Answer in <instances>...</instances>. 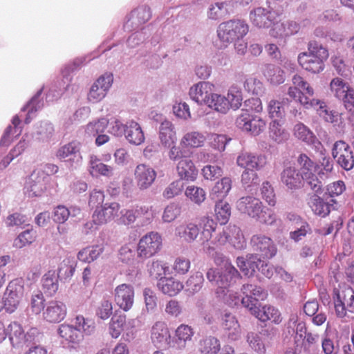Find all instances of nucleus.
Listing matches in <instances>:
<instances>
[{
  "instance_id": "obj_1",
  "label": "nucleus",
  "mask_w": 354,
  "mask_h": 354,
  "mask_svg": "<svg viewBox=\"0 0 354 354\" xmlns=\"http://www.w3.org/2000/svg\"><path fill=\"white\" fill-rule=\"evenodd\" d=\"M214 261L219 268H210L207 272V279L216 287V297L230 307L242 304L239 294L232 289L233 284L241 277L238 270L223 254L216 253Z\"/></svg>"
},
{
  "instance_id": "obj_2",
  "label": "nucleus",
  "mask_w": 354,
  "mask_h": 354,
  "mask_svg": "<svg viewBox=\"0 0 354 354\" xmlns=\"http://www.w3.org/2000/svg\"><path fill=\"white\" fill-rule=\"evenodd\" d=\"M292 85L288 86L287 95L291 100L299 102L304 108L316 109L317 113L325 122L338 126L342 129V114L329 109L326 103L319 99L310 97L314 95L315 91L310 84L303 77L295 74L292 77Z\"/></svg>"
},
{
  "instance_id": "obj_3",
  "label": "nucleus",
  "mask_w": 354,
  "mask_h": 354,
  "mask_svg": "<svg viewBox=\"0 0 354 354\" xmlns=\"http://www.w3.org/2000/svg\"><path fill=\"white\" fill-rule=\"evenodd\" d=\"M329 56L328 49L322 44L310 41L307 51L300 53L297 56L299 65L306 71L319 74L325 68V62Z\"/></svg>"
},
{
  "instance_id": "obj_4",
  "label": "nucleus",
  "mask_w": 354,
  "mask_h": 354,
  "mask_svg": "<svg viewBox=\"0 0 354 354\" xmlns=\"http://www.w3.org/2000/svg\"><path fill=\"white\" fill-rule=\"evenodd\" d=\"M249 32V26L242 19H231L221 23L217 33L220 40L226 44L242 39Z\"/></svg>"
},
{
  "instance_id": "obj_5",
  "label": "nucleus",
  "mask_w": 354,
  "mask_h": 354,
  "mask_svg": "<svg viewBox=\"0 0 354 354\" xmlns=\"http://www.w3.org/2000/svg\"><path fill=\"white\" fill-rule=\"evenodd\" d=\"M25 295L24 280L15 278L10 281L4 292V309L8 313H14L19 306Z\"/></svg>"
},
{
  "instance_id": "obj_6",
  "label": "nucleus",
  "mask_w": 354,
  "mask_h": 354,
  "mask_svg": "<svg viewBox=\"0 0 354 354\" xmlns=\"http://www.w3.org/2000/svg\"><path fill=\"white\" fill-rule=\"evenodd\" d=\"M136 320L135 319H127L124 315H113L109 323V334L113 339H118L122 333H124V338L127 341L133 339L135 337Z\"/></svg>"
},
{
  "instance_id": "obj_7",
  "label": "nucleus",
  "mask_w": 354,
  "mask_h": 354,
  "mask_svg": "<svg viewBox=\"0 0 354 354\" xmlns=\"http://www.w3.org/2000/svg\"><path fill=\"white\" fill-rule=\"evenodd\" d=\"M162 241V237L158 232L147 233L139 240L137 247L138 257L141 259L151 257L160 250Z\"/></svg>"
},
{
  "instance_id": "obj_8",
  "label": "nucleus",
  "mask_w": 354,
  "mask_h": 354,
  "mask_svg": "<svg viewBox=\"0 0 354 354\" xmlns=\"http://www.w3.org/2000/svg\"><path fill=\"white\" fill-rule=\"evenodd\" d=\"M113 82V75L105 73L100 75L91 86L87 93V100L92 104L101 102L106 96Z\"/></svg>"
},
{
  "instance_id": "obj_9",
  "label": "nucleus",
  "mask_w": 354,
  "mask_h": 354,
  "mask_svg": "<svg viewBox=\"0 0 354 354\" xmlns=\"http://www.w3.org/2000/svg\"><path fill=\"white\" fill-rule=\"evenodd\" d=\"M242 305L248 308L252 315H254L261 322L270 320L275 324H279L281 322L279 311L271 306H257L255 301L251 300L250 298H243Z\"/></svg>"
},
{
  "instance_id": "obj_10",
  "label": "nucleus",
  "mask_w": 354,
  "mask_h": 354,
  "mask_svg": "<svg viewBox=\"0 0 354 354\" xmlns=\"http://www.w3.org/2000/svg\"><path fill=\"white\" fill-rule=\"evenodd\" d=\"M235 123L239 129L254 136L261 134L266 127L265 120L258 115H252L248 111L240 114Z\"/></svg>"
},
{
  "instance_id": "obj_11",
  "label": "nucleus",
  "mask_w": 354,
  "mask_h": 354,
  "mask_svg": "<svg viewBox=\"0 0 354 354\" xmlns=\"http://www.w3.org/2000/svg\"><path fill=\"white\" fill-rule=\"evenodd\" d=\"M48 177L42 173L33 171L24 186V194L28 197L41 196L49 187Z\"/></svg>"
},
{
  "instance_id": "obj_12",
  "label": "nucleus",
  "mask_w": 354,
  "mask_h": 354,
  "mask_svg": "<svg viewBox=\"0 0 354 354\" xmlns=\"http://www.w3.org/2000/svg\"><path fill=\"white\" fill-rule=\"evenodd\" d=\"M332 155L337 162L345 170H350L354 167V156L350 146L344 141L335 142Z\"/></svg>"
},
{
  "instance_id": "obj_13",
  "label": "nucleus",
  "mask_w": 354,
  "mask_h": 354,
  "mask_svg": "<svg viewBox=\"0 0 354 354\" xmlns=\"http://www.w3.org/2000/svg\"><path fill=\"white\" fill-rule=\"evenodd\" d=\"M253 250L263 258L270 259L277 254V247L272 240L262 234L252 236L250 241Z\"/></svg>"
},
{
  "instance_id": "obj_14",
  "label": "nucleus",
  "mask_w": 354,
  "mask_h": 354,
  "mask_svg": "<svg viewBox=\"0 0 354 354\" xmlns=\"http://www.w3.org/2000/svg\"><path fill=\"white\" fill-rule=\"evenodd\" d=\"M214 86L209 82H200L194 84L189 91V95L192 100L198 104L207 105L214 94Z\"/></svg>"
},
{
  "instance_id": "obj_15",
  "label": "nucleus",
  "mask_w": 354,
  "mask_h": 354,
  "mask_svg": "<svg viewBox=\"0 0 354 354\" xmlns=\"http://www.w3.org/2000/svg\"><path fill=\"white\" fill-rule=\"evenodd\" d=\"M114 299L117 306L124 311H129L134 303V289L130 284L122 283L114 290Z\"/></svg>"
},
{
  "instance_id": "obj_16",
  "label": "nucleus",
  "mask_w": 354,
  "mask_h": 354,
  "mask_svg": "<svg viewBox=\"0 0 354 354\" xmlns=\"http://www.w3.org/2000/svg\"><path fill=\"white\" fill-rule=\"evenodd\" d=\"M157 176L156 170L147 164H139L134 171V177L138 187L141 190L149 188Z\"/></svg>"
},
{
  "instance_id": "obj_17",
  "label": "nucleus",
  "mask_w": 354,
  "mask_h": 354,
  "mask_svg": "<svg viewBox=\"0 0 354 354\" xmlns=\"http://www.w3.org/2000/svg\"><path fill=\"white\" fill-rule=\"evenodd\" d=\"M82 144L77 140L71 142L61 146L56 151V157L64 161H68L72 163H79L82 160L80 149Z\"/></svg>"
},
{
  "instance_id": "obj_18",
  "label": "nucleus",
  "mask_w": 354,
  "mask_h": 354,
  "mask_svg": "<svg viewBox=\"0 0 354 354\" xmlns=\"http://www.w3.org/2000/svg\"><path fill=\"white\" fill-rule=\"evenodd\" d=\"M249 20L252 25L258 28H268L274 20L271 9L255 7L249 13Z\"/></svg>"
},
{
  "instance_id": "obj_19",
  "label": "nucleus",
  "mask_w": 354,
  "mask_h": 354,
  "mask_svg": "<svg viewBox=\"0 0 354 354\" xmlns=\"http://www.w3.org/2000/svg\"><path fill=\"white\" fill-rule=\"evenodd\" d=\"M120 209V205L118 203H105L100 208H96L93 212L92 216L93 222L96 225L105 224L118 216Z\"/></svg>"
},
{
  "instance_id": "obj_20",
  "label": "nucleus",
  "mask_w": 354,
  "mask_h": 354,
  "mask_svg": "<svg viewBox=\"0 0 354 354\" xmlns=\"http://www.w3.org/2000/svg\"><path fill=\"white\" fill-rule=\"evenodd\" d=\"M67 313L66 305L57 300L48 301L43 312L44 319L50 323H58L62 321Z\"/></svg>"
},
{
  "instance_id": "obj_21",
  "label": "nucleus",
  "mask_w": 354,
  "mask_h": 354,
  "mask_svg": "<svg viewBox=\"0 0 354 354\" xmlns=\"http://www.w3.org/2000/svg\"><path fill=\"white\" fill-rule=\"evenodd\" d=\"M281 182L289 189H297L303 186V176L295 167L284 168L281 176Z\"/></svg>"
},
{
  "instance_id": "obj_22",
  "label": "nucleus",
  "mask_w": 354,
  "mask_h": 354,
  "mask_svg": "<svg viewBox=\"0 0 354 354\" xmlns=\"http://www.w3.org/2000/svg\"><path fill=\"white\" fill-rule=\"evenodd\" d=\"M299 30V25L290 20L274 23L270 30V35L274 38H286L296 34Z\"/></svg>"
},
{
  "instance_id": "obj_23",
  "label": "nucleus",
  "mask_w": 354,
  "mask_h": 354,
  "mask_svg": "<svg viewBox=\"0 0 354 354\" xmlns=\"http://www.w3.org/2000/svg\"><path fill=\"white\" fill-rule=\"evenodd\" d=\"M262 205L261 201L259 198L252 196H243L236 203V208L239 212L253 218L261 211Z\"/></svg>"
},
{
  "instance_id": "obj_24",
  "label": "nucleus",
  "mask_w": 354,
  "mask_h": 354,
  "mask_svg": "<svg viewBox=\"0 0 354 354\" xmlns=\"http://www.w3.org/2000/svg\"><path fill=\"white\" fill-rule=\"evenodd\" d=\"M8 335L13 346H18L26 342H30L32 340V334L35 330L24 334L21 326L17 322L10 323L7 328Z\"/></svg>"
},
{
  "instance_id": "obj_25",
  "label": "nucleus",
  "mask_w": 354,
  "mask_h": 354,
  "mask_svg": "<svg viewBox=\"0 0 354 354\" xmlns=\"http://www.w3.org/2000/svg\"><path fill=\"white\" fill-rule=\"evenodd\" d=\"M170 333L163 322H156L151 329V339L157 347H165L169 344Z\"/></svg>"
},
{
  "instance_id": "obj_26",
  "label": "nucleus",
  "mask_w": 354,
  "mask_h": 354,
  "mask_svg": "<svg viewBox=\"0 0 354 354\" xmlns=\"http://www.w3.org/2000/svg\"><path fill=\"white\" fill-rule=\"evenodd\" d=\"M151 17V12L149 8L141 6L131 12L129 19L124 24V28L131 30L136 29L140 26L148 21Z\"/></svg>"
},
{
  "instance_id": "obj_27",
  "label": "nucleus",
  "mask_w": 354,
  "mask_h": 354,
  "mask_svg": "<svg viewBox=\"0 0 354 354\" xmlns=\"http://www.w3.org/2000/svg\"><path fill=\"white\" fill-rule=\"evenodd\" d=\"M176 171L181 180L191 182L197 178L198 174L194 162L189 158L181 159L178 162Z\"/></svg>"
},
{
  "instance_id": "obj_28",
  "label": "nucleus",
  "mask_w": 354,
  "mask_h": 354,
  "mask_svg": "<svg viewBox=\"0 0 354 354\" xmlns=\"http://www.w3.org/2000/svg\"><path fill=\"white\" fill-rule=\"evenodd\" d=\"M158 138L162 146L165 148H169L176 143V132L171 122H162L159 127Z\"/></svg>"
},
{
  "instance_id": "obj_29",
  "label": "nucleus",
  "mask_w": 354,
  "mask_h": 354,
  "mask_svg": "<svg viewBox=\"0 0 354 354\" xmlns=\"http://www.w3.org/2000/svg\"><path fill=\"white\" fill-rule=\"evenodd\" d=\"M265 158L261 156H255L247 151L241 152L237 157V165L245 169H257L262 168L265 164Z\"/></svg>"
},
{
  "instance_id": "obj_30",
  "label": "nucleus",
  "mask_w": 354,
  "mask_h": 354,
  "mask_svg": "<svg viewBox=\"0 0 354 354\" xmlns=\"http://www.w3.org/2000/svg\"><path fill=\"white\" fill-rule=\"evenodd\" d=\"M222 327L227 332V336L232 341L241 337V328L236 317L230 313H225L222 317Z\"/></svg>"
},
{
  "instance_id": "obj_31",
  "label": "nucleus",
  "mask_w": 354,
  "mask_h": 354,
  "mask_svg": "<svg viewBox=\"0 0 354 354\" xmlns=\"http://www.w3.org/2000/svg\"><path fill=\"white\" fill-rule=\"evenodd\" d=\"M124 133L131 144L139 145L145 141V135L140 125L133 120L126 122Z\"/></svg>"
},
{
  "instance_id": "obj_32",
  "label": "nucleus",
  "mask_w": 354,
  "mask_h": 354,
  "mask_svg": "<svg viewBox=\"0 0 354 354\" xmlns=\"http://www.w3.org/2000/svg\"><path fill=\"white\" fill-rule=\"evenodd\" d=\"M157 286L163 294L169 296L176 295L184 288L183 284L173 277H161Z\"/></svg>"
},
{
  "instance_id": "obj_33",
  "label": "nucleus",
  "mask_w": 354,
  "mask_h": 354,
  "mask_svg": "<svg viewBox=\"0 0 354 354\" xmlns=\"http://www.w3.org/2000/svg\"><path fill=\"white\" fill-rule=\"evenodd\" d=\"M59 337L66 343L75 347L78 345L82 339V336L77 331L75 327L68 324H61L57 330Z\"/></svg>"
},
{
  "instance_id": "obj_34",
  "label": "nucleus",
  "mask_w": 354,
  "mask_h": 354,
  "mask_svg": "<svg viewBox=\"0 0 354 354\" xmlns=\"http://www.w3.org/2000/svg\"><path fill=\"white\" fill-rule=\"evenodd\" d=\"M88 171L93 176H111L113 175V169L111 166L103 163L97 156L93 154L89 156Z\"/></svg>"
},
{
  "instance_id": "obj_35",
  "label": "nucleus",
  "mask_w": 354,
  "mask_h": 354,
  "mask_svg": "<svg viewBox=\"0 0 354 354\" xmlns=\"http://www.w3.org/2000/svg\"><path fill=\"white\" fill-rule=\"evenodd\" d=\"M199 228L193 223H183L176 227L175 235L187 243L193 242L198 236Z\"/></svg>"
},
{
  "instance_id": "obj_36",
  "label": "nucleus",
  "mask_w": 354,
  "mask_h": 354,
  "mask_svg": "<svg viewBox=\"0 0 354 354\" xmlns=\"http://www.w3.org/2000/svg\"><path fill=\"white\" fill-rule=\"evenodd\" d=\"M236 263L245 275L252 276L257 269L259 270L261 261L256 254H250L246 259L243 257H238Z\"/></svg>"
},
{
  "instance_id": "obj_37",
  "label": "nucleus",
  "mask_w": 354,
  "mask_h": 354,
  "mask_svg": "<svg viewBox=\"0 0 354 354\" xmlns=\"http://www.w3.org/2000/svg\"><path fill=\"white\" fill-rule=\"evenodd\" d=\"M263 75L268 82L272 85H279L285 82V73L279 66L267 64L263 70Z\"/></svg>"
},
{
  "instance_id": "obj_38",
  "label": "nucleus",
  "mask_w": 354,
  "mask_h": 354,
  "mask_svg": "<svg viewBox=\"0 0 354 354\" xmlns=\"http://www.w3.org/2000/svg\"><path fill=\"white\" fill-rule=\"evenodd\" d=\"M232 189V180L228 177H223L216 182L210 191V196L213 199L222 200L227 196Z\"/></svg>"
},
{
  "instance_id": "obj_39",
  "label": "nucleus",
  "mask_w": 354,
  "mask_h": 354,
  "mask_svg": "<svg viewBox=\"0 0 354 354\" xmlns=\"http://www.w3.org/2000/svg\"><path fill=\"white\" fill-rule=\"evenodd\" d=\"M288 102V98H283L281 100L272 99L268 101L266 110L269 117L274 120L283 118L286 114L284 105Z\"/></svg>"
},
{
  "instance_id": "obj_40",
  "label": "nucleus",
  "mask_w": 354,
  "mask_h": 354,
  "mask_svg": "<svg viewBox=\"0 0 354 354\" xmlns=\"http://www.w3.org/2000/svg\"><path fill=\"white\" fill-rule=\"evenodd\" d=\"M206 137L198 131H191L186 133L180 139V144L183 147L189 148H198L204 145Z\"/></svg>"
},
{
  "instance_id": "obj_41",
  "label": "nucleus",
  "mask_w": 354,
  "mask_h": 354,
  "mask_svg": "<svg viewBox=\"0 0 354 354\" xmlns=\"http://www.w3.org/2000/svg\"><path fill=\"white\" fill-rule=\"evenodd\" d=\"M220 351V341L214 337H206L198 342V351L200 354H217Z\"/></svg>"
},
{
  "instance_id": "obj_42",
  "label": "nucleus",
  "mask_w": 354,
  "mask_h": 354,
  "mask_svg": "<svg viewBox=\"0 0 354 354\" xmlns=\"http://www.w3.org/2000/svg\"><path fill=\"white\" fill-rule=\"evenodd\" d=\"M104 252L102 245L87 246L77 253V259L83 262L91 263L96 260Z\"/></svg>"
},
{
  "instance_id": "obj_43",
  "label": "nucleus",
  "mask_w": 354,
  "mask_h": 354,
  "mask_svg": "<svg viewBox=\"0 0 354 354\" xmlns=\"http://www.w3.org/2000/svg\"><path fill=\"white\" fill-rule=\"evenodd\" d=\"M294 135L298 139L305 142L308 145H314L316 147L317 142H319L310 129L301 122L296 124L294 127Z\"/></svg>"
},
{
  "instance_id": "obj_44",
  "label": "nucleus",
  "mask_w": 354,
  "mask_h": 354,
  "mask_svg": "<svg viewBox=\"0 0 354 354\" xmlns=\"http://www.w3.org/2000/svg\"><path fill=\"white\" fill-rule=\"evenodd\" d=\"M109 120L106 118H100L89 122L85 127V134L88 137H95L104 132L107 128Z\"/></svg>"
},
{
  "instance_id": "obj_45",
  "label": "nucleus",
  "mask_w": 354,
  "mask_h": 354,
  "mask_svg": "<svg viewBox=\"0 0 354 354\" xmlns=\"http://www.w3.org/2000/svg\"><path fill=\"white\" fill-rule=\"evenodd\" d=\"M42 287L50 295H54L58 290V276L55 271L50 270L42 278Z\"/></svg>"
},
{
  "instance_id": "obj_46",
  "label": "nucleus",
  "mask_w": 354,
  "mask_h": 354,
  "mask_svg": "<svg viewBox=\"0 0 354 354\" xmlns=\"http://www.w3.org/2000/svg\"><path fill=\"white\" fill-rule=\"evenodd\" d=\"M75 328L80 333L86 335H91L95 330V323L93 319L85 318L82 315H77L75 319Z\"/></svg>"
},
{
  "instance_id": "obj_47",
  "label": "nucleus",
  "mask_w": 354,
  "mask_h": 354,
  "mask_svg": "<svg viewBox=\"0 0 354 354\" xmlns=\"http://www.w3.org/2000/svg\"><path fill=\"white\" fill-rule=\"evenodd\" d=\"M200 226L202 228L201 240L203 243L208 242L215 232L217 223L210 217L204 216L201 219Z\"/></svg>"
},
{
  "instance_id": "obj_48",
  "label": "nucleus",
  "mask_w": 354,
  "mask_h": 354,
  "mask_svg": "<svg viewBox=\"0 0 354 354\" xmlns=\"http://www.w3.org/2000/svg\"><path fill=\"white\" fill-rule=\"evenodd\" d=\"M308 205L315 214L325 216L330 212L329 205L316 194L310 197Z\"/></svg>"
},
{
  "instance_id": "obj_49",
  "label": "nucleus",
  "mask_w": 354,
  "mask_h": 354,
  "mask_svg": "<svg viewBox=\"0 0 354 354\" xmlns=\"http://www.w3.org/2000/svg\"><path fill=\"white\" fill-rule=\"evenodd\" d=\"M185 195L190 201L197 205H201L206 199L205 191L203 188L195 185L187 187Z\"/></svg>"
},
{
  "instance_id": "obj_50",
  "label": "nucleus",
  "mask_w": 354,
  "mask_h": 354,
  "mask_svg": "<svg viewBox=\"0 0 354 354\" xmlns=\"http://www.w3.org/2000/svg\"><path fill=\"white\" fill-rule=\"evenodd\" d=\"M229 104L226 96L214 93L207 106L218 113H226L230 109Z\"/></svg>"
},
{
  "instance_id": "obj_51",
  "label": "nucleus",
  "mask_w": 354,
  "mask_h": 354,
  "mask_svg": "<svg viewBox=\"0 0 354 354\" xmlns=\"http://www.w3.org/2000/svg\"><path fill=\"white\" fill-rule=\"evenodd\" d=\"M242 292L245 295L244 298H250L254 300L256 305L257 301L263 300L266 297V292L259 286L253 284H245L242 286Z\"/></svg>"
},
{
  "instance_id": "obj_52",
  "label": "nucleus",
  "mask_w": 354,
  "mask_h": 354,
  "mask_svg": "<svg viewBox=\"0 0 354 354\" xmlns=\"http://www.w3.org/2000/svg\"><path fill=\"white\" fill-rule=\"evenodd\" d=\"M330 91L337 98L341 99L351 88L348 83L340 77L333 78L330 82Z\"/></svg>"
},
{
  "instance_id": "obj_53",
  "label": "nucleus",
  "mask_w": 354,
  "mask_h": 354,
  "mask_svg": "<svg viewBox=\"0 0 354 354\" xmlns=\"http://www.w3.org/2000/svg\"><path fill=\"white\" fill-rule=\"evenodd\" d=\"M226 97L230 103V109L234 110L239 109L243 101L241 88L237 85L231 86L228 89Z\"/></svg>"
},
{
  "instance_id": "obj_54",
  "label": "nucleus",
  "mask_w": 354,
  "mask_h": 354,
  "mask_svg": "<svg viewBox=\"0 0 354 354\" xmlns=\"http://www.w3.org/2000/svg\"><path fill=\"white\" fill-rule=\"evenodd\" d=\"M246 340L252 350L259 354L266 353V346L262 339V337L259 333L254 332L248 333L246 336Z\"/></svg>"
},
{
  "instance_id": "obj_55",
  "label": "nucleus",
  "mask_w": 354,
  "mask_h": 354,
  "mask_svg": "<svg viewBox=\"0 0 354 354\" xmlns=\"http://www.w3.org/2000/svg\"><path fill=\"white\" fill-rule=\"evenodd\" d=\"M36 237V231H35L32 227L28 228L18 235L14 240L13 245L17 248H22L33 243Z\"/></svg>"
},
{
  "instance_id": "obj_56",
  "label": "nucleus",
  "mask_w": 354,
  "mask_h": 354,
  "mask_svg": "<svg viewBox=\"0 0 354 354\" xmlns=\"http://www.w3.org/2000/svg\"><path fill=\"white\" fill-rule=\"evenodd\" d=\"M215 214L221 224H225L231 215V208L228 203L218 200L215 205Z\"/></svg>"
},
{
  "instance_id": "obj_57",
  "label": "nucleus",
  "mask_w": 354,
  "mask_h": 354,
  "mask_svg": "<svg viewBox=\"0 0 354 354\" xmlns=\"http://www.w3.org/2000/svg\"><path fill=\"white\" fill-rule=\"evenodd\" d=\"M45 299L41 292L39 290L34 291L31 295L29 302V309L32 313L38 315L42 310H44Z\"/></svg>"
},
{
  "instance_id": "obj_58",
  "label": "nucleus",
  "mask_w": 354,
  "mask_h": 354,
  "mask_svg": "<svg viewBox=\"0 0 354 354\" xmlns=\"http://www.w3.org/2000/svg\"><path fill=\"white\" fill-rule=\"evenodd\" d=\"M194 333L190 326L185 324L180 325L176 330V335L177 337L176 342L178 347L180 348H185L186 342L191 341Z\"/></svg>"
},
{
  "instance_id": "obj_59",
  "label": "nucleus",
  "mask_w": 354,
  "mask_h": 354,
  "mask_svg": "<svg viewBox=\"0 0 354 354\" xmlns=\"http://www.w3.org/2000/svg\"><path fill=\"white\" fill-rule=\"evenodd\" d=\"M269 136L277 142H281L287 138L288 134L278 120H273L270 123Z\"/></svg>"
},
{
  "instance_id": "obj_60",
  "label": "nucleus",
  "mask_w": 354,
  "mask_h": 354,
  "mask_svg": "<svg viewBox=\"0 0 354 354\" xmlns=\"http://www.w3.org/2000/svg\"><path fill=\"white\" fill-rule=\"evenodd\" d=\"M54 128L52 124L43 122L37 125L35 135L36 139L42 142H46L52 138Z\"/></svg>"
},
{
  "instance_id": "obj_61",
  "label": "nucleus",
  "mask_w": 354,
  "mask_h": 354,
  "mask_svg": "<svg viewBox=\"0 0 354 354\" xmlns=\"http://www.w3.org/2000/svg\"><path fill=\"white\" fill-rule=\"evenodd\" d=\"M204 281L203 275L201 272H197L187 279L185 283V290L194 294L198 292Z\"/></svg>"
},
{
  "instance_id": "obj_62",
  "label": "nucleus",
  "mask_w": 354,
  "mask_h": 354,
  "mask_svg": "<svg viewBox=\"0 0 354 354\" xmlns=\"http://www.w3.org/2000/svg\"><path fill=\"white\" fill-rule=\"evenodd\" d=\"M136 208V216L137 218L140 219L142 225L150 223L153 217L154 213L152 207L149 205H137Z\"/></svg>"
},
{
  "instance_id": "obj_63",
  "label": "nucleus",
  "mask_w": 354,
  "mask_h": 354,
  "mask_svg": "<svg viewBox=\"0 0 354 354\" xmlns=\"http://www.w3.org/2000/svg\"><path fill=\"white\" fill-rule=\"evenodd\" d=\"M245 89L255 95H261L264 93L265 87L263 82L255 77H250L244 82Z\"/></svg>"
},
{
  "instance_id": "obj_64",
  "label": "nucleus",
  "mask_w": 354,
  "mask_h": 354,
  "mask_svg": "<svg viewBox=\"0 0 354 354\" xmlns=\"http://www.w3.org/2000/svg\"><path fill=\"white\" fill-rule=\"evenodd\" d=\"M231 232L229 243L236 249H244L246 243L241 229L236 225H232Z\"/></svg>"
}]
</instances>
